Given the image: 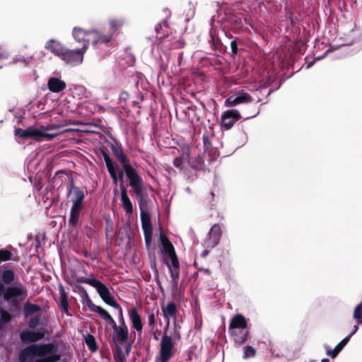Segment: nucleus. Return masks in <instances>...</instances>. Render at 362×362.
Instances as JSON below:
<instances>
[{"instance_id":"obj_47","label":"nucleus","mask_w":362,"mask_h":362,"mask_svg":"<svg viewBox=\"0 0 362 362\" xmlns=\"http://www.w3.org/2000/svg\"><path fill=\"white\" fill-rule=\"evenodd\" d=\"M4 288H5L4 284L3 283L0 282V297H1L2 296H4Z\"/></svg>"},{"instance_id":"obj_25","label":"nucleus","mask_w":362,"mask_h":362,"mask_svg":"<svg viewBox=\"0 0 362 362\" xmlns=\"http://www.w3.org/2000/svg\"><path fill=\"white\" fill-rule=\"evenodd\" d=\"M81 209H82L78 208L76 206H71L70 211V217L69 220V223L71 226H76L78 221L79 214Z\"/></svg>"},{"instance_id":"obj_51","label":"nucleus","mask_w":362,"mask_h":362,"mask_svg":"<svg viewBox=\"0 0 362 362\" xmlns=\"http://www.w3.org/2000/svg\"><path fill=\"white\" fill-rule=\"evenodd\" d=\"M160 28H161V25L160 24H158L156 26V31L157 33H158V30H160Z\"/></svg>"},{"instance_id":"obj_41","label":"nucleus","mask_w":362,"mask_h":362,"mask_svg":"<svg viewBox=\"0 0 362 362\" xmlns=\"http://www.w3.org/2000/svg\"><path fill=\"white\" fill-rule=\"evenodd\" d=\"M38 322H39L38 317H33V319H31L29 321L28 325L30 328H35L37 325Z\"/></svg>"},{"instance_id":"obj_37","label":"nucleus","mask_w":362,"mask_h":362,"mask_svg":"<svg viewBox=\"0 0 362 362\" xmlns=\"http://www.w3.org/2000/svg\"><path fill=\"white\" fill-rule=\"evenodd\" d=\"M59 306L63 313H67L69 310V300L68 298H61L59 300Z\"/></svg>"},{"instance_id":"obj_46","label":"nucleus","mask_w":362,"mask_h":362,"mask_svg":"<svg viewBox=\"0 0 362 362\" xmlns=\"http://www.w3.org/2000/svg\"><path fill=\"white\" fill-rule=\"evenodd\" d=\"M110 176H111V177H112V181H113L114 184L117 185V184L118 180H119V179L118 178L117 174L116 173V174L112 175H110Z\"/></svg>"},{"instance_id":"obj_48","label":"nucleus","mask_w":362,"mask_h":362,"mask_svg":"<svg viewBox=\"0 0 362 362\" xmlns=\"http://www.w3.org/2000/svg\"><path fill=\"white\" fill-rule=\"evenodd\" d=\"M118 178L122 182H123V172L122 170H119L118 172Z\"/></svg>"},{"instance_id":"obj_52","label":"nucleus","mask_w":362,"mask_h":362,"mask_svg":"<svg viewBox=\"0 0 362 362\" xmlns=\"http://www.w3.org/2000/svg\"><path fill=\"white\" fill-rule=\"evenodd\" d=\"M322 362H329V359L324 358V359L322 360Z\"/></svg>"},{"instance_id":"obj_39","label":"nucleus","mask_w":362,"mask_h":362,"mask_svg":"<svg viewBox=\"0 0 362 362\" xmlns=\"http://www.w3.org/2000/svg\"><path fill=\"white\" fill-rule=\"evenodd\" d=\"M184 160L185 158L181 156L177 157L174 159L173 164L176 168L182 170L185 167Z\"/></svg>"},{"instance_id":"obj_22","label":"nucleus","mask_w":362,"mask_h":362,"mask_svg":"<svg viewBox=\"0 0 362 362\" xmlns=\"http://www.w3.org/2000/svg\"><path fill=\"white\" fill-rule=\"evenodd\" d=\"M349 339L350 336L346 337L335 346L334 349H327V355L332 358H335L341 351L344 346L348 343Z\"/></svg>"},{"instance_id":"obj_31","label":"nucleus","mask_w":362,"mask_h":362,"mask_svg":"<svg viewBox=\"0 0 362 362\" xmlns=\"http://www.w3.org/2000/svg\"><path fill=\"white\" fill-rule=\"evenodd\" d=\"M130 347L127 349V353L124 354L119 345L117 346V350L115 354V358L117 362H124L126 355L128 354Z\"/></svg>"},{"instance_id":"obj_43","label":"nucleus","mask_w":362,"mask_h":362,"mask_svg":"<svg viewBox=\"0 0 362 362\" xmlns=\"http://www.w3.org/2000/svg\"><path fill=\"white\" fill-rule=\"evenodd\" d=\"M61 126L59 124L45 125L46 132L51 130L58 129Z\"/></svg>"},{"instance_id":"obj_10","label":"nucleus","mask_w":362,"mask_h":362,"mask_svg":"<svg viewBox=\"0 0 362 362\" xmlns=\"http://www.w3.org/2000/svg\"><path fill=\"white\" fill-rule=\"evenodd\" d=\"M160 240L163 252L170 259L172 265L177 267L178 265V259L173 244L163 235H160Z\"/></svg>"},{"instance_id":"obj_20","label":"nucleus","mask_w":362,"mask_h":362,"mask_svg":"<svg viewBox=\"0 0 362 362\" xmlns=\"http://www.w3.org/2000/svg\"><path fill=\"white\" fill-rule=\"evenodd\" d=\"M47 86L49 89L54 93H59L63 90L66 86L64 81L55 77L49 79Z\"/></svg>"},{"instance_id":"obj_18","label":"nucleus","mask_w":362,"mask_h":362,"mask_svg":"<svg viewBox=\"0 0 362 362\" xmlns=\"http://www.w3.org/2000/svg\"><path fill=\"white\" fill-rule=\"evenodd\" d=\"M121 202L125 213L127 214H132L133 211V206L128 197L127 191L122 183L121 184Z\"/></svg>"},{"instance_id":"obj_14","label":"nucleus","mask_w":362,"mask_h":362,"mask_svg":"<svg viewBox=\"0 0 362 362\" xmlns=\"http://www.w3.org/2000/svg\"><path fill=\"white\" fill-rule=\"evenodd\" d=\"M69 194L72 197V206H76L78 208L82 209L84 199L83 192L71 183L69 188Z\"/></svg>"},{"instance_id":"obj_21","label":"nucleus","mask_w":362,"mask_h":362,"mask_svg":"<svg viewBox=\"0 0 362 362\" xmlns=\"http://www.w3.org/2000/svg\"><path fill=\"white\" fill-rule=\"evenodd\" d=\"M141 209V221L142 228L144 231H152V226L151 221V216L148 211L143 209L141 203L140 204Z\"/></svg>"},{"instance_id":"obj_8","label":"nucleus","mask_w":362,"mask_h":362,"mask_svg":"<svg viewBox=\"0 0 362 362\" xmlns=\"http://www.w3.org/2000/svg\"><path fill=\"white\" fill-rule=\"evenodd\" d=\"M240 118L241 115L238 110H228L223 112L220 119V124L224 129L229 130Z\"/></svg>"},{"instance_id":"obj_27","label":"nucleus","mask_w":362,"mask_h":362,"mask_svg":"<svg viewBox=\"0 0 362 362\" xmlns=\"http://www.w3.org/2000/svg\"><path fill=\"white\" fill-rule=\"evenodd\" d=\"M168 268H169V270H170V272L171 274L173 286H174V288H177V279L179 278V274H180L179 264L177 267L173 266L172 264H171V266L168 265Z\"/></svg>"},{"instance_id":"obj_42","label":"nucleus","mask_w":362,"mask_h":362,"mask_svg":"<svg viewBox=\"0 0 362 362\" xmlns=\"http://www.w3.org/2000/svg\"><path fill=\"white\" fill-rule=\"evenodd\" d=\"M59 298H68V295H67L66 292L65 291L63 286H60L59 287Z\"/></svg>"},{"instance_id":"obj_35","label":"nucleus","mask_w":362,"mask_h":362,"mask_svg":"<svg viewBox=\"0 0 362 362\" xmlns=\"http://www.w3.org/2000/svg\"><path fill=\"white\" fill-rule=\"evenodd\" d=\"M123 23L124 21L122 19H113L110 21V25L113 33L120 28Z\"/></svg>"},{"instance_id":"obj_45","label":"nucleus","mask_w":362,"mask_h":362,"mask_svg":"<svg viewBox=\"0 0 362 362\" xmlns=\"http://www.w3.org/2000/svg\"><path fill=\"white\" fill-rule=\"evenodd\" d=\"M230 47H231L233 52L236 53L238 47H237V44H236L235 41H232L230 42Z\"/></svg>"},{"instance_id":"obj_34","label":"nucleus","mask_w":362,"mask_h":362,"mask_svg":"<svg viewBox=\"0 0 362 362\" xmlns=\"http://www.w3.org/2000/svg\"><path fill=\"white\" fill-rule=\"evenodd\" d=\"M354 318L356 320L358 323L362 322V303L358 304L354 308Z\"/></svg>"},{"instance_id":"obj_5","label":"nucleus","mask_w":362,"mask_h":362,"mask_svg":"<svg viewBox=\"0 0 362 362\" xmlns=\"http://www.w3.org/2000/svg\"><path fill=\"white\" fill-rule=\"evenodd\" d=\"M26 296L27 290L20 282H15L13 285L4 288V300L14 306H17Z\"/></svg>"},{"instance_id":"obj_24","label":"nucleus","mask_w":362,"mask_h":362,"mask_svg":"<svg viewBox=\"0 0 362 362\" xmlns=\"http://www.w3.org/2000/svg\"><path fill=\"white\" fill-rule=\"evenodd\" d=\"M103 156L110 175H112L116 173L117 174V172L119 171L118 165L113 162L107 153H104Z\"/></svg>"},{"instance_id":"obj_29","label":"nucleus","mask_w":362,"mask_h":362,"mask_svg":"<svg viewBox=\"0 0 362 362\" xmlns=\"http://www.w3.org/2000/svg\"><path fill=\"white\" fill-rule=\"evenodd\" d=\"M15 134L18 135L21 138H32L33 139V133H32V126L28 127L25 129H16Z\"/></svg>"},{"instance_id":"obj_26","label":"nucleus","mask_w":362,"mask_h":362,"mask_svg":"<svg viewBox=\"0 0 362 362\" xmlns=\"http://www.w3.org/2000/svg\"><path fill=\"white\" fill-rule=\"evenodd\" d=\"M95 313H97L108 325L111 326L115 325V321L114 319L108 313V312L103 309L102 307L100 306Z\"/></svg>"},{"instance_id":"obj_30","label":"nucleus","mask_w":362,"mask_h":362,"mask_svg":"<svg viewBox=\"0 0 362 362\" xmlns=\"http://www.w3.org/2000/svg\"><path fill=\"white\" fill-rule=\"evenodd\" d=\"M14 272L11 269H6L1 274V279L4 283L8 284L14 280Z\"/></svg>"},{"instance_id":"obj_7","label":"nucleus","mask_w":362,"mask_h":362,"mask_svg":"<svg viewBox=\"0 0 362 362\" xmlns=\"http://www.w3.org/2000/svg\"><path fill=\"white\" fill-rule=\"evenodd\" d=\"M174 344L171 337L164 334L160 343L159 355L156 362H168L173 354Z\"/></svg>"},{"instance_id":"obj_17","label":"nucleus","mask_w":362,"mask_h":362,"mask_svg":"<svg viewBox=\"0 0 362 362\" xmlns=\"http://www.w3.org/2000/svg\"><path fill=\"white\" fill-rule=\"evenodd\" d=\"M45 48L59 58H61L66 49L65 47L60 42L55 40H49L47 42Z\"/></svg>"},{"instance_id":"obj_44","label":"nucleus","mask_w":362,"mask_h":362,"mask_svg":"<svg viewBox=\"0 0 362 362\" xmlns=\"http://www.w3.org/2000/svg\"><path fill=\"white\" fill-rule=\"evenodd\" d=\"M144 233L146 243V244H149L151 240L152 231H149V233L148 231H144Z\"/></svg>"},{"instance_id":"obj_32","label":"nucleus","mask_w":362,"mask_h":362,"mask_svg":"<svg viewBox=\"0 0 362 362\" xmlns=\"http://www.w3.org/2000/svg\"><path fill=\"white\" fill-rule=\"evenodd\" d=\"M83 305L87 306L90 310L95 312V313L100 308V306L96 305L93 303V301L91 300V299L90 298V297L88 296L87 293H86V295L83 298Z\"/></svg>"},{"instance_id":"obj_40","label":"nucleus","mask_w":362,"mask_h":362,"mask_svg":"<svg viewBox=\"0 0 362 362\" xmlns=\"http://www.w3.org/2000/svg\"><path fill=\"white\" fill-rule=\"evenodd\" d=\"M148 322L149 327H151L152 329H153V327H154V326L156 325V317H155V315H154V314L153 313L148 314Z\"/></svg>"},{"instance_id":"obj_23","label":"nucleus","mask_w":362,"mask_h":362,"mask_svg":"<svg viewBox=\"0 0 362 362\" xmlns=\"http://www.w3.org/2000/svg\"><path fill=\"white\" fill-rule=\"evenodd\" d=\"M249 332L246 328H241L238 331H236V334H231L233 337L235 343L241 345L244 344L248 337Z\"/></svg>"},{"instance_id":"obj_16","label":"nucleus","mask_w":362,"mask_h":362,"mask_svg":"<svg viewBox=\"0 0 362 362\" xmlns=\"http://www.w3.org/2000/svg\"><path fill=\"white\" fill-rule=\"evenodd\" d=\"M129 319L132 324V327L141 334L143 329V324L141 322V317L139 315L137 309L133 308L129 310Z\"/></svg>"},{"instance_id":"obj_9","label":"nucleus","mask_w":362,"mask_h":362,"mask_svg":"<svg viewBox=\"0 0 362 362\" xmlns=\"http://www.w3.org/2000/svg\"><path fill=\"white\" fill-rule=\"evenodd\" d=\"M252 100V97L244 91H239L236 94L229 96L224 102L226 107H234L242 103H247Z\"/></svg>"},{"instance_id":"obj_19","label":"nucleus","mask_w":362,"mask_h":362,"mask_svg":"<svg viewBox=\"0 0 362 362\" xmlns=\"http://www.w3.org/2000/svg\"><path fill=\"white\" fill-rule=\"evenodd\" d=\"M20 336L24 342H34L42 339L44 334L40 332L23 331Z\"/></svg>"},{"instance_id":"obj_38","label":"nucleus","mask_w":362,"mask_h":362,"mask_svg":"<svg viewBox=\"0 0 362 362\" xmlns=\"http://www.w3.org/2000/svg\"><path fill=\"white\" fill-rule=\"evenodd\" d=\"M11 252L7 250H0V262L8 261L11 259Z\"/></svg>"},{"instance_id":"obj_28","label":"nucleus","mask_w":362,"mask_h":362,"mask_svg":"<svg viewBox=\"0 0 362 362\" xmlns=\"http://www.w3.org/2000/svg\"><path fill=\"white\" fill-rule=\"evenodd\" d=\"M40 310V307L37 305L26 303L23 305V312L25 315H31Z\"/></svg>"},{"instance_id":"obj_4","label":"nucleus","mask_w":362,"mask_h":362,"mask_svg":"<svg viewBox=\"0 0 362 362\" xmlns=\"http://www.w3.org/2000/svg\"><path fill=\"white\" fill-rule=\"evenodd\" d=\"M117 156L122 164L123 169L129 180V186L132 187L133 192L136 195L143 197L144 189L143 179L138 174L137 171L129 164V159L122 151L117 153Z\"/></svg>"},{"instance_id":"obj_3","label":"nucleus","mask_w":362,"mask_h":362,"mask_svg":"<svg viewBox=\"0 0 362 362\" xmlns=\"http://www.w3.org/2000/svg\"><path fill=\"white\" fill-rule=\"evenodd\" d=\"M72 35L76 41L82 42L83 45L91 42L97 48L107 47L111 42L110 35H102L97 31H86L81 28L75 27L73 29Z\"/></svg>"},{"instance_id":"obj_1","label":"nucleus","mask_w":362,"mask_h":362,"mask_svg":"<svg viewBox=\"0 0 362 362\" xmlns=\"http://www.w3.org/2000/svg\"><path fill=\"white\" fill-rule=\"evenodd\" d=\"M81 282L94 287L105 303L119 310L122 325L117 326L115 324V325H112V327L115 332L113 340L117 346H121L127 341L128 337V328L124 323L122 307L117 303L114 296L111 295L108 288L102 281L95 278L83 277L81 279Z\"/></svg>"},{"instance_id":"obj_12","label":"nucleus","mask_w":362,"mask_h":362,"mask_svg":"<svg viewBox=\"0 0 362 362\" xmlns=\"http://www.w3.org/2000/svg\"><path fill=\"white\" fill-rule=\"evenodd\" d=\"M161 311L164 319L166 321V329H168L170 319H175L177 314V306L174 302H169L161 306Z\"/></svg>"},{"instance_id":"obj_13","label":"nucleus","mask_w":362,"mask_h":362,"mask_svg":"<svg viewBox=\"0 0 362 362\" xmlns=\"http://www.w3.org/2000/svg\"><path fill=\"white\" fill-rule=\"evenodd\" d=\"M221 235V227L214 224L211 228L208 235V238L206 241L208 247H214L216 246L220 240Z\"/></svg>"},{"instance_id":"obj_36","label":"nucleus","mask_w":362,"mask_h":362,"mask_svg":"<svg viewBox=\"0 0 362 362\" xmlns=\"http://www.w3.org/2000/svg\"><path fill=\"white\" fill-rule=\"evenodd\" d=\"M255 354V349L250 346H247L243 348V358H247L249 357H252Z\"/></svg>"},{"instance_id":"obj_15","label":"nucleus","mask_w":362,"mask_h":362,"mask_svg":"<svg viewBox=\"0 0 362 362\" xmlns=\"http://www.w3.org/2000/svg\"><path fill=\"white\" fill-rule=\"evenodd\" d=\"M247 327V322L243 315L240 314L235 315L230 321L229 331L230 334H236V331L241 328Z\"/></svg>"},{"instance_id":"obj_2","label":"nucleus","mask_w":362,"mask_h":362,"mask_svg":"<svg viewBox=\"0 0 362 362\" xmlns=\"http://www.w3.org/2000/svg\"><path fill=\"white\" fill-rule=\"evenodd\" d=\"M35 358L34 362H57L61 356L53 344H32L25 347L21 353L20 359L26 361Z\"/></svg>"},{"instance_id":"obj_53","label":"nucleus","mask_w":362,"mask_h":362,"mask_svg":"<svg viewBox=\"0 0 362 362\" xmlns=\"http://www.w3.org/2000/svg\"><path fill=\"white\" fill-rule=\"evenodd\" d=\"M207 254H208V252H207V251H204V256H205V255H206Z\"/></svg>"},{"instance_id":"obj_11","label":"nucleus","mask_w":362,"mask_h":362,"mask_svg":"<svg viewBox=\"0 0 362 362\" xmlns=\"http://www.w3.org/2000/svg\"><path fill=\"white\" fill-rule=\"evenodd\" d=\"M32 133L33 139H36L38 141H41L42 139L50 141L59 134L58 133L46 132L45 125L32 126Z\"/></svg>"},{"instance_id":"obj_49","label":"nucleus","mask_w":362,"mask_h":362,"mask_svg":"<svg viewBox=\"0 0 362 362\" xmlns=\"http://www.w3.org/2000/svg\"><path fill=\"white\" fill-rule=\"evenodd\" d=\"M358 329V325H355V326H354V330H353V332H352L351 333V334L349 335V336H350V337H351L354 334H355V333L357 332Z\"/></svg>"},{"instance_id":"obj_6","label":"nucleus","mask_w":362,"mask_h":362,"mask_svg":"<svg viewBox=\"0 0 362 362\" xmlns=\"http://www.w3.org/2000/svg\"><path fill=\"white\" fill-rule=\"evenodd\" d=\"M88 49V43L82 45V47L76 49H68L66 48L61 59L66 64L71 66L81 64L83 60V55Z\"/></svg>"},{"instance_id":"obj_33","label":"nucleus","mask_w":362,"mask_h":362,"mask_svg":"<svg viewBox=\"0 0 362 362\" xmlns=\"http://www.w3.org/2000/svg\"><path fill=\"white\" fill-rule=\"evenodd\" d=\"M11 315L5 310H0V331L3 329L4 325L10 322Z\"/></svg>"},{"instance_id":"obj_50","label":"nucleus","mask_w":362,"mask_h":362,"mask_svg":"<svg viewBox=\"0 0 362 362\" xmlns=\"http://www.w3.org/2000/svg\"><path fill=\"white\" fill-rule=\"evenodd\" d=\"M314 64V61H312V62H309L306 66V68L307 69H309Z\"/></svg>"},{"instance_id":"obj_54","label":"nucleus","mask_w":362,"mask_h":362,"mask_svg":"<svg viewBox=\"0 0 362 362\" xmlns=\"http://www.w3.org/2000/svg\"><path fill=\"white\" fill-rule=\"evenodd\" d=\"M90 349H91L92 351H95V349H92L91 346L90 347Z\"/></svg>"}]
</instances>
